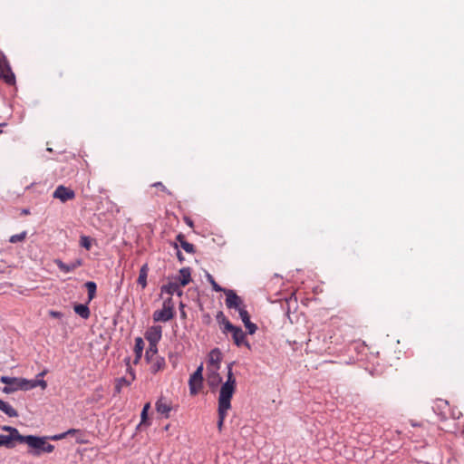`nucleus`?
Here are the masks:
<instances>
[{"instance_id":"56","label":"nucleus","mask_w":464,"mask_h":464,"mask_svg":"<svg viewBox=\"0 0 464 464\" xmlns=\"http://www.w3.org/2000/svg\"><path fill=\"white\" fill-rule=\"evenodd\" d=\"M144 423H141V421L137 425L136 427V430H139L140 429L141 425H143Z\"/></svg>"},{"instance_id":"23","label":"nucleus","mask_w":464,"mask_h":464,"mask_svg":"<svg viewBox=\"0 0 464 464\" xmlns=\"http://www.w3.org/2000/svg\"><path fill=\"white\" fill-rule=\"evenodd\" d=\"M148 272H149L148 264L142 265L140 269V274H139V277L137 280V284L141 285V287L143 289L147 286Z\"/></svg>"},{"instance_id":"29","label":"nucleus","mask_w":464,"mask_h":464,"mask_svg":"<svg viewBox=\"0 0 464 464\" xmlns=\"http://www.w3.org/2000/svg\"><path fill=\"white\" fill-rule=\"evenodd\" d=\"M158 353V344L149 343V347L145 352V360L147 362H150L152 357Z\"/></svg>"},{"instance_id":"32","label":"nucleus","mask_w":464,"mask_h":464,"mask_svg":"<svg viewBox=\"0 0 464 464\" xmlns=\"http://www.w3.org/2000/svg\"><path fill=\"white\" fill-rule=\"evenodd\" d=\"M92 238L89 236H81L80 237V246L86 250H90L92 247Z\"/></svg>"},{"instance_id":"22","label":"nucleus","mask_w":464,"mask_h":464,"mask_svg":"<svg viewBox=\"0 0 464 464\" xmlns=\"http://www.w3.org/2000/svg\"><path fill=\"white\" fill-rule=\"evenodd\" d=\"M218 370H214L208 376V383L210 389H214L219 385L222 382V377L218 372Z\"/></svg>"},{"instance_id":"28","label":"nucleus","mask_w":464,"mask_h":464,"mask_svg":"<svg viewBox=\"0 0 464 464\" xmlns=\"http://www.w3.org/2000/svg\"><path fill=\"white\" fill-rule=\"evenodd\" d=\"M228 410L229 409L218 407V422H217V426H218V429L219 431L222 430V428H223V425H224V420H225V419L227 417Z\"/></svg>"},{"instance_id":"20","label":"nucleus","mask_w":464,"mask_h":464,"mask_svg":"<svg viewBox=\"0 0 464 464\" xmlns=\"http://www.w3.org/2000/svg\"><path fill=\"white\" fill-rule=\"evenodd\" d=\"M155 407H156V411L164 415L165 418H169V412L171 411V407L170 405H169L168 403H166L164 401V399L161 397L160 398L156 403H155Z\"/></svg>"},{"instance_id":"33","label":"nucleus","mask_w":464,"mask_h":464,"mask_svg":"<svg viewBox=\"0 0 464 464\" xmlns=\"http://www.w3.org/2000/svg\"><path fill=\"white\" fill-rule=\"evenodd\" d=\"M27 236V232L26 231H23L19 234H15V235H13L9 237V242L10 243H13V244H15L17 242H21L23 240L25 239Z\"/></svg>"},{"instance_id":"8","label":"nucleus","mask_w":464,"mask_h":464,"mask_svg":"<svg viewBox=\"0 0 464 464\" xmlns=\"http://www.w3.org/2000/svg\"><path fill=\"white\" fill-rule=\"evenodd\" d=\"M53 263L60 269V271L68 274L80 267L82 265V259L77 258L70 263H64L63 260L56 258Z\"/></svg>"},{"instance_id":"34","label":"nucleus","mask_w":464,"mask_h":464,"mask_svg":"<svg viewBox=\"0 0 464 464\" xmlns=\"http://www.w3.org/2000/svg\"><path fill=\"white\" fill-rule=\"evenodd\" d=\"M180 246H181V248H182L185 252H187V253H188V254H194V253H196V247H195V246H194L193 244H191V243L188 242L187 240L182 241V242H181Z\"/></svg>"},{"instance_id":"26","label":"nucleus","mask_w":464,"mask_h":464,"mask_svg":"<svg viewBox=\"0 0 464 464\" xmlns=\"http://www.w3.org/2000/svg\"><path fill=\"white\" fill-rule=\"evenodd\" d=\"M1 430L3 431L8 432L7 435H12L13 437H16V438L22 439L23 440H25V439H26V435H22L19 432L18 429L15 428V427L8 426V425H4V426L1 427Z\"/></svg>"},{"instance_id":"17","label":"nucleus","mask_w":464,"mask_h":464,"mask_svg":"<svg viewBox=\"0 0 464 464\" xmlns=\"http://www.w3.org/2000/svg\"><path fill=\"white\" fill-rule=\"evenodd\" d=\"M143 350H144L143 339L141 337H136L135 344H134V353H135V358L133 360L134 364H137L140 362V360L141 359Z\"/></svg>"},{"instance_id":"2","label":"nucleus","mask_w":464,"mask_h":464,"mask_svg":"<svg viewBox=\"0 0 464 464\" xmlns=\"http://www.w3.org/2000/svg\"><path fill=\"white\" fill-rule=\"evenodd\" d=\"M49 439L47 436H38L29 434L26 435L24 444H26L30 450L28 453L32 456H40L42 453H51L54 450V445L48 443Z\"/></svg>"},{"instance_id":"21","label":"nucleus","mask_w":464,"mask_h":464,"mask_svg":"<svg viewBox=\"0 0 464 464\" xmlns=\"http://www.w3.org/2000/svg\"><path fill=\"white\" fill-rule=\"evenodd\" d=\"M0 411L10 418H15L18 416V412L13 408L8 402L4 401L0 399Z\"/></svg>"},{"instance_id":"25","label":"nucleus","mask_w":464,"mask_h":464,"mask_svg":"<svg viewBox=\"0 0 464 464\" xmlns=\"http://www.w3.org/2000/svg\"><path fill=\"white\" fill-rule=\"evenodd\" d=\"M84 286L88 292V303H89L96 296L97 285L94 281H87L84 284Z\"/></svg>"},{"instance_id":"42","label":"nucleus","mask_w":464,"mask_h":464,"mask_svg":"<svg viewBox=\"0 0 464 464\" xmlns=\"http://www.w3.org/2000/svg\"><path fill=\"white\" fill-rule=\"evenodd\" d=\"M47 438L49 439V440L56 441L66 438V435L64 434V432H62L52 436H47Z\"/></svg>"},{"instance_id":"16","label":"nucleus","mask_w":464,"mask_h":464,"mask_svg":"<svg viewBox=\"0 0 464 464\" xmlns=\"http://www.w3.org/2000/svg\"><path fill=\"white\" fill-rule=\"evenodd\" d=\"M3 70L7 71L8 72V74L5 76L8 79L7 84L14 85L15 83V75L13 72L10 63L5 56L0 59V72H3Z\"/></svg>"},{"instance_id":"36","label":"nucleus","mask_w":464,"mask_h":464,"mask_svg":"<svg viewBox=\"0 0 464 464\" xmlns=\"http://www.w3.org/2000/svg\"><path fill=\"white\" fill-rule=\"evenodd\" d=\"M221 324H223V326H224L223 329H222L224 334H226V333H232L237 327V326L234 325L229 320H226Z\"/></svg>"},{"instance_id":"31","label":"nucleus","mask_w":464,"mask_h":464,"mask_svg":"<svg viewBox=\"0 0 464 464\" xmlns=\"http://www.w3.org/2000/svg\"><path fill=\"white\" fill-rule=\"evenodd\" d=\"M206 277H207V280L208 281V283L211 285L213 291H215V292H223L224 293V291L227 289V288H224L221 285H219L216 282L214 277L209 273H208V272L206 273Z\"/></svg>"},{"instance_id":"3","label":"nucleus","mask_w":464,"mask_h":464,"mask_svg":"<svg viewBox=\"0 0 464 464\" xmlns=\"http://www.w3.org/2000/svg\"><path fill=\"white\" fill-rule=\"evenodd\" d=\"M203 384V364L201 363L196 371L190 375L188 380L189 393L196 395Z\"/></svg>"},{"instance_id":"46","label":"nucleus","mask_w":464,"mask_h":464,"mask_svg":"<svg viewBox=\"0 0 464 464\" xmlns=\"http://www.w3.org/2000/svg\"><path fill=\"white\" fill-rule=\"evenodd\" d=\"M76 435L77 436H76L75 440L78 444H86L88 442V440L84 439V434L82 436H81L79 434H76Z\"/></svg>"},{"instance_id":"4","label":"nucleus","mask_w":464,"mask_h":464,"mask_svg":"<svg viewBox=\"0 0 464 464\" xmlns=\"http://www.w3.org/2000/svg\"><path fill=\"white\" fill-rule=\"evenodd\" d=\"M224 294L226 295V305L227 308L238 311L241 307L246 306L242 298L234 290L226 289Z\"/></svg>"},{"instance_id":"51","label":"nucleus","mask_w":464,"mask_h":464,"mask_svg":"<svg viewBox=\"0 0 464 464\" xmlns=\"http://www.w3.org/2000/svg\"><path fill=\"white\" fill-rule=\"evenodd\" d=\"M8 74L7 71L3 70V72H0V78L5 81V82L7 84L8 79L5 77Z\"/></svg>"},{"instance_id":"55","label":"nucleus","mask_w":464,"mask_h":464,"mask_svg":"<svg viewBox=\"0 0 464 464\" xmlns=\"http://www.w3.org/2000/svg\"><path fill=\"white\" fill-rule=\"evenodd\" d=\"M459 414H460L459 412L458 413V415L454 414V411H453L451 416H452L453 419H459Z\"/></svg>"},{"instance_id":"47","label":"nucleus","mask_w":464,"mask_h":464,"mask_svg":"<svg viewBox=\"0 0 464 464\" xmlns=\"http://www.w3.org/2000/svg\"><path fill=\"white\" fill-rule=\"evenodd\" d=\"M127 372L130 373V378L129 380H131V382L135 380V372L134 370L131 368V366H130V368H127Z\"/></svg>"},{"instance_id":"15","label":"nucleus","mask_w":464,"mask_h":464,"mask_svg":"<svg viewBox=\"0 0 464 464\" xmlns=\"http://www.w3.org/2000/svg\"><path fill=\"white\" fill-rule=\"evenodd\" d=\"M179 287L180 285L178 284V282H169L160 287V292L169 295L177 294L178 296H181L183 295V291Z\"/></svg>"},{"instance_id":"5","label":"nucleus","mask_w":464,"mask_h":464,"mask_svg":"<svg viewBox=\"0 0 464 464\" xmlns=\"http://www.w3.org/2000/svg\"><path fill=\"white\" fill-rule=\"evenodd\" d=\"M20 381L19 377H10V376H1L0 382L5 384V386L2 389V392L6 394H10L20 390Z\"/></svg>"},{"instance_id":"45","label":"nucleus","mask_w":464,"mask_h":464,"mask_svg":"<svg viewBox=\"0 0 464 464\" xmlns=\"http://www.w3.org/2000/svg\"><path fill=\"white\" fill-rule=\"evenodd\" d=\"M49 315L53 318L61 319L63 316V314L59 311L50 310Z\"/></svg>"},{"instance_id":"14","label":"nucleus","mask_w":464,"mask_h":464,"mask_svg":"<svg viewBox=\"0 0 464 464\" xmlns=\"http://www.w3.org/2000/svg\"><path fill=\"white\" fill-rule=\"evenodd\" d=\"M449 407V402L445 400L439 399L435 402V405L432 407L434 412L440 417V420H445L447 419V410Z\"/></svg>"},{"instance_id":"9","label":"nucleus","mask_w":464,"mask_h":464,"mask_svg":"<svg viewBox=\"0 0 464 464\" xmlns=\"http://www.w3.org/2000/svg\"><path fill=\"white\" fill-rule=\"evenodd\" d=\"M38 386L41 387L42 390H45L47 388L46 381L44 379L28 380L25 378H21L20 390L22 391H30Z\"/></svg>"},{"instance_id":"43","label":"nucleus","mask_w":464,"mask_h":464,"mask_svg":"<svg viewBox=\"0 0 464 464\" xmlns=\"http://www.w3.org/2000/svg\"><path fill=\"white\" fill-rule=\"evenodd\" d=\"M64 434L66 435V437L68 435H74V434H79V435L82 436L83 431L81 430H78V429H69L68 430L64 431Z\"/></svg>"},{"instance_id":"30","label":"nucleus","mask_w":464,"mask_h":464,"mask_svg":"<svg viewBox=\"0 0 464 464\" xmlns=\"http://www.w3.org/2000/svg\"><path fill=\"white\" fill-rule=\"evenodd\" d=\"M150 409V403L147 402L144 404L141 412H140V420L141 423H144V425H150V422L149 420V411Z\"/></svg>"},{"instance_id":"7","label":"nucleus","mask_w":464,"mask_h":464,"mask_svg":"<svg viewBox=\"0 0 464 464\" xmlns=\"http://www.w3.org/2000/svg\"><path fill=\"white\" fill-rule=\"evenodd\" d=\"M149 343L158 344L162 337V327L160 325H152L147 329L144 334Z\"/></svg>"},{"instance_id":"49","label":"nucleus","mask_w":464,"mask_h":464,"mask_svg":"<svg viewBox=\"0 0 464 464\" xmlns=\"http://www.w3.org/2000/svg\"><path fill=\"white\" fill-rule=\"evenodd\" d=\"M176 240L179 243V246L181 245L182 241H185V236L182 233H179L176 237Z\"/></svg>"},{"instance_id":"53","label":"nucleus","mask_w":464,"mask_h":464,"mask_svg":"<svg viewBox=\"0 0 464 464\" xmlns=\"http://www.w3.org/2000/svg\"><path fill=\"white\" fill-rule=\"evenodd\" d=\"M179 307H180V314H181V316L185 317V316H186V313H185V311L183 310V308H184V304H183L182 303H180Z\"/></svg>"},{"instance_id":"54","label":"nucleus","mask_w":464,"mask_h":464,"mask_svg":"<svg viewBox=\"0 0 464 464\" xmlns=\"http://www.w3.org/2000/svg\"><path fill=\"white\" fill-rule=\"evenodd\" d=\"M30 214V209L29 208H23L21 210V215H29Z\"/></svg>"},{"instance_id":"18","label":"nucleus","mask_w":464,"mask_h":464,"mask_svg":"<svg viewBox=\"0 0 464 464\" xmlns=\"http://www.w3.org/2000/svg\"><path fill=\"white\" fill-rule=\"evenodd\" d=\"M209 363L215 365V370H219L220 362L222 360V353L218 348H214L210 351L209 354Z\"/></svg>"},{"instance_id":"39","label":"nucleus","mask_w":464,"mask_h":464,"mask_svg":"<svg viewBox=\"0 0 464 464\" xmlns=\"http://www.w3.org/2000/svg\"><path fill=\"white\" fill-rule=\"evenodd\" d=\"M353 348L354 351H356L358 353H362L365 351L366 349V345L365 343L362 342H354L353 343Z\"/></svg>"},{"instance_id":"35","label":"nucleus","mask_w":464,"mask_h":464,"mask_svg":"<svg viewBox=\"0 0 464 464\" xmlns=\"http://www.w3.org/2000/svg\"><path fill=\"white\" fill-rule=\"evenodd\" d=\"M237 312H238L239 317L242 320L244 324H246L247 321H251L250 315H249L248 312L246 311V306L241 307V309L238 310Z\"/></svg>"},{"instance_id":"50","label":"nucleus","mask_w":464,"mask_h":464,"mask_svg":"<svg viewBox=\"0 0 464 464\" xmlns=\"http://www.w3.org/2000/svg\"><path fill=\"white\" fill-rule=\"evenodd\" d=\"M48 373V370L47 369H44L41 372H39L37 375H36V379H44V377Z\"/></svg>"},{"instance_id":"52","label":"nucleus","mask_w":464,"mask_h":464,"mask_svg":"<svg viewBox=\"0 0 464 464\" xmlns=\"http://www.w3.org/2000/svg\"><path fill=\"white\" fill-rule=\"evenodd\" d=\"M124 362L127 368H130V357L127 356L124 358Z\"/></svg>"},{"instance_id":"10","label":"nucleus","mask_w":464,"mask_h":464,"mask_svg":"<svg viewBox=\"0 0 464 464\" xmlns=\"http://www.w3.org/2000/svg\"><path fill=\"white\" fill-rule=\"evenodd\" d=\"M232 338L234 341V343L237 346H245L247 349H251V344L246 339V333L242 330L241 327L237 326L235 331L232 333Z\"/></svg>"},{"instance_id":"44","label":"nucleus","mask_w":464,"mask_h":464,"mask_svg":"<svg viewBox=\"0 0 464 464\" xmlns=\"http://www.w3.org/2000/svg\"><path fill=\"white\" fill-rule=\"evenodd\" d=\"M216 319L217 321L221 324L222 323H224L226 320H228L224 313L222 311H218L217 315H216Z\"/></svg>"},{"instance_id":"12","label":"nucleus","mask_w":464,"mask_h":464,"mask_svg":"<svg viewBox=\"0 0 464 464\" xmlns=\"http://www.w3.org/2000/svg\"><path fill=\"white\" fill-rule=\"evenodd\" d=\"M179 275L175 276L176 282H178L180 286L188 285L192 280L191 268L189 266L182 267L179 269Z\"/></svg>"},{"instance_id":"6","label":"nucleus","mask_w":464,"mask_h":464,"mask_svg":"<svg viewBox=\"0 0 464 464\" xmlns=\"http://www.w3.org/2000/svg\"><path fill=\"white\" fill-rule=\"evenodd\" d=\"M53 198H58L62 202H66L68 200L73 199L75 198V192L63 185H59L53 194Z\"/></svg>"},{"instance_id":"1","label":"nucleus","mask_w":464,"mask_h":464,"mask_svg":"<svg viewBox=\"0 0 464 464\" xmlns=\"http://www.w3.org/2000/svg\"><path fill=\"white\" fill-rule=\"evenodd\" d=\"M236 362H230L227 365V381L222 383L218 395V406L221 408L230 409L231 408V400L236 392L237 382L233 373V365Z\"/></svg>"},{"instance_id":"38","label":"nucleus","mask_w":464,"mask_h":464,"mask_svg":"<svg viewBox=\"0 0 464 464\" xmlns=\"http://www.w3.org/2000/svg\"><path fill=\"white\" fill-rule=\"evenodd\" d=\"M162 307L169 309V311L175 312L174 303L172 297L166 298L162 303Z\"/></svg>"},{"instance_id":"19","label":"nucleus","mask_w":464,"mask_h":464,"mask_svg":"<svg viewBox=\"0 0 464 464\" xmlns=\"http://www.w3.org/2000/svg\"><path fill=\"white\" fill-rule=\"evenodd\" d=\"M74 313L78 314L82 319H88L91 315V311L88 306V302L86 304H76L73 306Z\"/></svg>"},{"instance_id":"13","label":"nucleus","mask_w":464,"mask_h":464,"mask_svg":"<svg viewBox=\"0 0 464 464\" xmlns=\"http://www.w3.org/2000/svg\"><path fill=\"white\" fill-rule=\"evenodd\" d=\"M16 443L24 444V440L16 437H13L12 435L0 434V447L14 449L16 446Z\"/></svg>"},{"instance_id":"41","label":"nucleus","mask_w":464,"mask_h":464,"mask_svg":"<svg viewBox=\"0 0 464 464\" xmlns=\"http://www.w3.org/2000/svg\"><path fill=\"white\" fill-rule=\"evenodd\" d=\"M152 187H155L157 188H160L161 191L167 193L168 195H171V192L166 188V186L160 182L157 181L151 185Z\"/></svg>"},{"instance_id":"11","label":"nucleus","mask_w":464,"mask_h":464,"mask_svg":"<svg viewBox=\"0 0 464 464\" xmlns=\"http://www.w3.org/2000/svg\"><path fill=\"white\" fill-rule=\"evenodd\" d=\"M175 314V312L169 311V309L162 307L161 309L156 310L153 313L152 318L154 322L166 323L173 319Z\"/></svg>"},{"instance_id":"48","label":"nucleus","mask_w":464,"mask_h":464,"mask_svg":"<svg viewBox=\"0 0 464 464\" xmlns=\"http://www.w3.org/2000/svg\"><path fill=\"white\" fill-rule=\"evenodd\" d=\"M184 221H185V223H186L189 227H193V226H194V222H193V220H192L190 218H188V217H184Z\"/></svg>"},{"instance_id":"27","label":"nucleus","mask_w":464,"mask_h":464,"mask_svg":"<svg viewBox=\"0 0 464 464\" xmlns=\"http://www.w3.org/2000/svg\"><path fill=\"white\" fill-rule=\"evenodd\" d=\"M165 366V359L163 357L158 356L154 362H152L150 366V372L155 374L159 371H160Z\"/></svg>"},{"instance_id":"40","label":"nucleus","mask_w":464,"mask_h":464,"mask_svg":"<svg viewBox=\"0 0 464 464\" xmlns=\"http://www.w3.org/2000/svg\"><path fill=\"white\" fill-rule=\"evenodd\" d=\"M170 245L177 250V258L180 263H183L185 261V256L181 253V251L179 248L178 242H171Z\"/></svg>"},{"instance_id":"37","label":"nucleus","mask_w":464,"mask_h":464,"mask_svg":"<svg viewBox=\"0 0 464 464\" xmlns=\"http://www.w3.org/2000/svg\"><path fill=\"white\" fill-rule=\"evenodd\" d=\"M244 325L248 334H254L257 330V325L252 323L251 321H247V323L245 324Z\"/></svg>"},{"instance_id":"24","label":"nucleus","mask_w":464,"mask_h":464,"mask_svg":"<svg viewBox=\"0 0 464 464\" xmlns=\"http://www.w3.org/2000/svg\"><path fill=\"white\" fill-rule=\"evenodd\" d=\"M131 383V380H129L126 377L117 378L115 380L113 396H116L117 394L121 393L123 385L130 386Z\"/></svg>"}]
</instances>
